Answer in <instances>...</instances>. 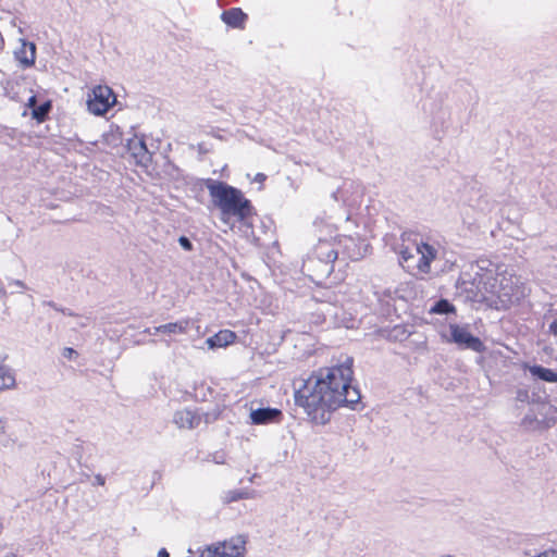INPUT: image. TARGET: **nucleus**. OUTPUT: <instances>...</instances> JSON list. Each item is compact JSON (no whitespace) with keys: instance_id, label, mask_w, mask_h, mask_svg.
Here are the masks:
<instances>
[{"instance_id":"f257e3e1","label":"nucleus","mask_w":557,"mask_h":557,"mask_svg":"<svg viewBox=\"0 0 557 557\" xmlns=\"http://www.w3.org/2000/svg\"><path fill=\"white\" fill-rule=\"evenodd\" d=\"M352 358L312 374L295 392V403L314 424H326L333 412L342 406L355 408L361 395L352 387Z\"/></svg>"},{"instance_id":"f03ea898","label":"nucleus","mask_w":557,"mask_h":557,"mask_svg":"<svg viewBox=\"0 0 557 557\" xmlns=\"http://www.w3.org/2000/svg\"><path fill=\"white\" fill-rule=\"evenodd\" d=\"M475 268L473 281L486 298H496L502 307H508L522 295L518 278L504 265L484 259L479 260Z\"/></svg>"},{"instance_id":"7ed1b4c3","label":"nucleus","mask_w":557,"mask_h":557,"mask_svg":"<svg viewBox=\"0 0 557 557\" xmlns=\"http://www.w3.org/2000/svg\"><path fill=\"white\" fill-rule=\"evenodd\" d=\"M206 188L214 206L221 211L222 220L228 222L230 218L244 222L252 214L250 201L244 197L242 190L215 180H207Z\"/></svg>"},{"instance_id":"20e7f679","label":"nucleus","mask_w":557,"mask_h":557,"mask_svg":"<svg viewBox=\"0 0 557 557\" xmlns=\"http://www.w3.org/2000/svg\"><path fill=\"white\" fill-rule=\"evenodd\" d=\"M342 240L338 243L319 239L311 256L304 262V268L315 280L327 277L333 272V264L338 257Z\"/></svg>"},{"instance_id":"39448f33","label":"nucleus","mask_w":557,"mask_h":557,"mask_svg":"<svg viewBox=\"0 0 557 557\" xmlns=\"http://www.w3.org/2000/svg\"><path fill=\"white\" fill-rule=\"evenodd\" d=\"M247 542V535L237 534L223 542L207 546L200 557H244Z\"/></svg>"},{"instance_id":"423d86ee","label":"nucleus","mask_w":557,"mask_h":557,"mask_svg":"<svg viewBox=\"0 0 557 557\" xmlns=\"http://www.w3.org/2000/svg\"><path fill=\"white\" fill-rule=\"evenodd\" d=\"M115 102V96L108 86H96L88 94L87 108L96 115L104 114Z\"/></svg>"},{"instance_id":"0eeeda50","label":"nucleus","mask_w":557,"mask_h":557,"mask_svg":"<svg viewBox=\"0 0 557 557\" xmlns=\"http://www.w3.org/2000/svg\"><path fill=\"white\" fill-rule=\"evenodd\" d=\"M413 250L420 256L417 262V270L420 274H429L431 272V263L438 256V244L424 240L422 237L413 239Z\"/></svg>"},{"instance_id":"6e6552de","label":"nucleus","mask_w":557,"mask_h":557,"mask_svg":"<svg viewBox=\"0 0 557 557\" xmlns=\"http://www.w3.org/2000/svg\"><path fill=\"white\" fill-rule=\"evenodd\" d=\"M449 329L451 341L460 347L471 349L475 352H481L485 349L482 341L473 336L467 327L451 324Z\"/></svg>"},{"instance_id":"1a4fd4ad","label":"nucleus","mask_w":557,"mask_h":557,"mask_svg":"<svg viewBox=\"0 0 557 557\" xmlns=\"http://www.w3.org/2000/svg\"><path fill=\"white\" fill-rule=\"evenodd\" d=\"M20 41L21 47L14 51V57L22 67H30L36 60V45L26 39H21Z\"/></svg>"},{"instance_id":"9d476101","label":"nucleus","mask_w":557,"mask_h":557,"mask_svg":"<svg viewBox=\"0 0 557 557\" xmlns=\"http://www.w3.org/2000/svg\"><path fill=\"white\" fill-rule=\"evenodd\" d=\"M282 416L281 410L275 408H258L250 412V419L253 424H268L275 422Z\"/></svg>"},{"instance_id":"9b49d317","label":"nucleus","mask_w":557,"mask_h":557,"mask_svg":"<svg viewBox=\"0 0 557 557\" xmlns=\"http://www.w3.org/2000/svg\"><path fill=\"white\" fill-rule=\"evenodd\" d=\"M190 324L189 319H183L176 322L166 323L160 326L153 327L154 332L153 334L161 333V334H185L188 330V326ZM145 333H148L149 335H152V332L150 329L145 330Z\"/></svg>"},{"instance_id":"f8f14e48","label":"nucleus","mask_w":557,"mask_h":557,"mask_svg":"<svg viewBox=\"0 0 557 557\" xmlns=\"http://www.w3.org/2000/svg\"><path fill=\"white\" fill-rule=\"evenodd\" d=\"M174 422L178 428L194 429L200 423V417L189 409H183L175 412Z\"/></svg>"},{"instance_id":"ddd939ff","label":"nucleus","mask_w":557,"mask_h":557,"mask_svg":"<svg viewBox=\"0 0 557 557\" xmlns=\"http://www.w3.org/2000/svg\"><path fill=\"white\" fill-rule=\"evenodd\" d=\"M236 338L234 332L230 330H222L213 336L207 338L206 344L210 349L225 347L232 344Z\"/></svg>"},{"instance_id":"4468645a","label":"nucleus","mask_w":557,"mask_h":557,"mask_svg":"<svg viewBox=\"0 0 557 557\" xmlns=\"http://www.w3.org/2000/svg\"><path fill=\"white\" fill-rule=\"evenodd\" d=\"M524 368L530 372L533 379L547 383H557V372L552 369L544 368L539 364H525Z\"/></svg>"},{"instance_id":"2eb2a0df","label":"nucleus","mask_w":557,"mask_h":557,"mask_svg":"<svg viewBox=\"0 0 557 557\" xmlns=\"http://www.w3.org/2000/svg\"><path fill=\"white\" fill-rule=\"evenodd\" d=\"M222 21L234 28H240L243 27L247 15L238 8H232L230 10L224 11L221 14Z\"/></svg>"},{"instance_id":"dca6fc26","label":"nucleus","mask_w":557,"mask_h":557,"mask_svg":"<svg viewBox=\"0 0 557 557\" xmlns=\"http://www.w3.org/2000/svg\"><path fill=\"white\" fill-rule=\"evenodd\" d=\"M141 166H146L148 161H151L152 156L159 150V141L147 143L141 136Z\"/></svg>"},{"instance_id":"f3484780","label":"nucleus","mask_w":557,"mask_h":557,"mask_svg":"<svg viewBox=\"0 0 557 557\" xmlns=\"http://www.w3.org/2000/svg\"><path fill=\"white\" fill-rule=\"evenodd\" d=\"M51 109H52L51 101L47 100V101L38 104L36 108H33L32 117L34 120H36L38 123H41L48 117Z\"/></svg>"},{"instance_id":"a211bd4d","label":"nucleus","mask_w":557,"mask_h":557,"mask_svg":"<svg viewBox=\"0 0 557 557\" xmlns=\"http://www.w3.org/2000/svg\"><path fill=\"white\" fill-rule=\"evenodd\" d=\"M15 385V376L12 371L0 364V391L12 388Z\"/></svg>"},{"instance_id":"6ab92c4d","label":"nucleus","mask_w":557,"mask_h":557,"mask_svg":"<svg viewBox=\"0 0 557 557\" xmlns=\"http://www.w3.org/2000/svg\"><path fill=\"white\" fill-rule=\"evenodd\" d=\"M454 306L446 299H441L434 304V306L430 309L431 313L436 314H446L454 312Z\"/></svg>"},{"instance_id":"aec40b11","label":"nucleus","mask_w":557,"mask_h":557,"mask_svg":"<svg viewBox=\"0 0 557 557\" xmlns=\"http://www.w3.org/2000/svg\"><path fill=\"white\" fill-rule=\"evenodd\" d=\"M243 498H247V493L243 491H230L225 494L224 497L226 503L236 502Z\"/></svg>"},{"instance_id":"412c9836","label":"nucleus","mask_w":557,"mask_h":557,"mask_svg":"<svg viewBox=\"0 0 557 557\" xmlns=\"http://www.w3.org/2000/svg\"><path fill=\"white\" fill-rule=\"evenodd\" d=\"M399 256L403 262L408 263L410 260L414 258L413 250L409 247H404L399 251Z\"/></svg>"},{"instance_id":"4be33fe9","label":"nucleus","mask_w":557,"mask_h":557,"mask_svg":"<svg viewBox=\"0 0 557 557\" xmlns=\"http://www.w3.org/2000/svg\"><path fill=\"white\" fill-rule=\"evenodd\" d=\"M178 243L185 250H190L193 248L190 240L185 236H181L178 238Z\"/></svg>"},{"instance_id":"5701e85b","label":"nucleus","mask_w":557,"mask_h":557,"mask_svg":"<svg viewBox=\"0 0 557 557\" xmlns=\"http://www.w3.org/2000/svg\"><path fill=\"white\" fill-rule=\"evenodd\" d=\"M73 356H77V351L76 350H74L73 348H70V347L64 348L63 357L72 359Z\"/></svg>"},{"instance_id":"b1692460","label":"nucleus","mask_w":557,"mask_h":557,"mask_svg":"<svg viewBox=\"0 0 557 557\" xmlns=\"http://www.w3.org/2000/svg\"><path fill=\"white\" fill-rule=\"evenodd\" d=\"M26 106L28 109L33 111V108H36L38 106L36 96H30L27 100Z\"/></svg>"},{"instance_id":"393cba45","label":"nucleus","mask_w":557,"mask_h":557,"mask_svg":"<svg viewBox=\"0 0 557 557\" xmlns=\"http://www.w3.org/2000/svg\"><path fill=\"white\" fill-rule=\"evenodd\" d=\"M9 284L21 289L25 288V284L20 280H11Z\"/></svg>"},{"instance_id":"a878e982","label":"nucleus","mask_w":557,"mask_h":557,"mask_svg":"<svg viewBox=\"0 0 557 557\" xmlns=\"http://www.w3.org/2000/svg\"><path fill=\"white\" fill-rule=\"evenodd\" d=\"M549 332L557 336V318L549 323Z\"/></svg>"},{"instance_id":"bb28decb","label":"nucleus","mask_w":557,"mask_h":557,"mask_svg":"<svg viewBox=\"0 0 557 557\" xmlns=\"http://www.w3.org/2000/svg\"><path fill=\"white\" fill-rule=\"evenodd\" d=\"M529 398V394L527 391H519L517 394V399L520 401H524Z\"/></svg>"},{"instance_id":"cd10ccee","label":"nucleus","mask_w":557,"mask_h":557,"mask_svg":"<svg viewBox=\"0 0 557 557\" xmlns=\"http://www.w3.org/2000/svg\"><path fill=\"white\" fill-rule=\"evenodd\" d=\"M95 482H96V484H98V485H104L106 480H104V478H103L101 474H97V475L95 476Z\"/></svg>"},{"instance_id":"c85d7f7f","label":"nucleus","mask_w":557,"mask_h":557,"mask_svg":"<svg viewBox=\"0 0 557 557\" xmlns=\"http://www.w3.org/2000/svg\"><path fill=\"white\" fill-rule=\"evenodd\" d=\"M157 557H170V554H169V552L165 548H161L158 552Z\"/></svg>"},{"instance_id":"c756f323","label":"nucleus","mask_w":557,"mask_h":557,"mask_svg":"<svg viewBox=\"0 0 557 557\" xmlns=\"http://www.w3.org/2000/svg\"><path fill=\"white\" fill-rule=\"evenodd\" d=\"M543 409L546 410V414H548L549 412H555L556 411V409L553 406H549V405H543Z\"/></svg>"},{"instance_id":"7c9ffc66","label":"nucleus","mask_w":557,"mask_h":557,"mask_svg":"<svg viewBox=\"0 0 557 557\" xmlns=\"http://www.w3.org/2000/svg\"><path fill=\"white\" fill-rule=\"evenodd\" d=\"M265 180V175L262 173H258L255 177V181L262 183Z\"/></svg>"},{"instance_id":"2f4dec72","label":"nucleus","mask_w":557,"mask_h":557,"mask_svg":"<svg viewBox=\"0 0 557 557\" xmlns=\"http://www.w3.org/2000/svg\"><path fill=\"white\" fill-rule=\"evenodd\" d=\"M60 312H62L63 314L70 315V317L74 315V313L71 310L64 309V308H61Z\"/></svg>"},{"instance_id":"473e14b6","label":"nucleus","mask_w":557,"mask_h":557,"mask_svg":"<svg viewBox=\"0 0 557 557\" xmlns=\"http://www.w3.org/2000/svg\"><path fill=\"white\" fill-rule=\"evenodd\" d=\"M47 305H48V306H50L51 308H53V309H54V310H57V311H60V309H61V308H59V307L57 306V304H54L53 301H48V302H47Z\"/></svg>"},{"instance_id":"72a5a7b5","label":"nucleus","mask_w":557,"mask_h":557,"mask_svg":"<svg viewBox=\"0 0 557 557\" xmlns=\"http://www.w3.org/2000/svg\"><path fill=\"white\" fill-rule=\"evenodd\" d=\"M3 48H4V39H3L2 34L0 33V52L3 50Z\"/></svg>"},{"instance_id":"f704fd0d","label":"nucleus","mask_w":557,"mask_h":557,"mask_svg":"<svg viewBox=\"0 0 557 557\" xmlns=\"http://www.w3.org/2000/svg\"><path fill=\"white\" fill-rule=\"evenodd\" d=\"M344 240H345V243H347V244H348V243H349V244H354V240H352V238H350V237H349V238H348V237H345V238H344Z\"/></svg>"},{"instance_id":"c9c22d12","label":"nucleus","mask_w":557,"mask_h":557,"mask_svg":"<svg viewBox=\"0 0 557 557\" xmlns=\"http://www.w3.org/2000/svg\"><path fill=\"white\" fill-rule=\"evenodd\" d=\"M348 256H349V258H351V259H357V258H358L355 253H349Z\"/></svg>"},{"instance_id":"e433bc0d","label":"nucleus","mask_w":557,"mask_h":557,"mask_svg":"<svg viewBox=\"0 0 557 557\" xmlns=\"http://www.w3.org/2000/svg\"><path fill=\"white\" fill-rule=\"evenodd\" d=\"M4 557H16V555L15 554H8Z\"/></svg>"},{"instance_id":"4c0bfd02","label":"nucleus","mask_w":557,"mask_h":557,"mask_svg":"<svg viewBox=\"0 0 557 557\" xmlns=\"http://www.w3.org/2000/svg\"><path fill=\"white\" fill-rule=\"evenodd\" d=\"M215 462H216V463H222L223 461H220V457H216Z\"/></svg>"},{"instance_id":"58836bf2","label":"nucleus","mask_w":557,"mask_h":557,"mask_svg":"<svg viewBox=\"0 0 557 557\" xmlns=\"http://www.w3.org/2000/svg\"><path fill=\"white\" fill-rule=\"evenodd\" d=\"M215 462H216V463H222L223 461H220V457H216Z\"/></svg>"},{"instance_id":"ea45409f","label":"nucleus","mask_w":557,"mask_h":557,"mask_svg":"<svg viewBox=\"0 0 557 557\" xmlns=\"http://www.w3.org/2000/svg\"><path fill=\"white\" fill-rule=\"evenodd\" d=\"M3 426L0 425V434L3 433Z\"/></svg>"},{"instance_id":"a19ab883","label":"nucleus","mask_w":557,"mask_h":557,"mask_svg":"<svg viewBox=\"0 0 557 557\" xmlns=\"http://www.w3.org/2000/svg\"><path fill=\"white\" fill-rule=\"evenodd\" d=\"M189 557V556H188Z\"/></svg>"}]
</instances>
